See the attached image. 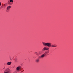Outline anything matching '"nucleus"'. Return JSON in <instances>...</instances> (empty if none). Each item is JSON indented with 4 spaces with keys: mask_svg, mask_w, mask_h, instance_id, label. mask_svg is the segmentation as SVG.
I'll return each instance as SVG.
<instances>
[{
    "mask_svg": "<svg viewBox=\"0 0 73 73\" xmlns=\"http://www.w3.org/2000/svg\"><path fill=\"white\" fill-rule=\"evenodd\" d=\"M42 44L44 46H47L48 47H53V48H55V47H57V46L56 44H54L52 45H51L52 43H46L44 42H42Z\"/></svg>",
    "mask_w": 73,
    "mask_h": 73,
    "instance_id": "f257e3e1",
    "label": "nucleus"
},
{
    "mask_svg": "<svg viewBox=\"0 0 73 73\" xmlns=\"http://www.w3.org/2000/svg\"><path fill=\"white\" fill-rule=\"evenodd\" d=\"M11 3H13V0H9L7 2V3L8 4H9V5H12V4L11 3Z\"/></svg>",
    "mask_w": 73,
    "mask_h": 73,
    "instance_id": "f03ea898",
    "label": "nucleus"
},
{
    "mask_svg": "<svg viewBox=\"0 0 73 73\" xmlns=\"http://www.w3.org/2000/svg\"><path fill=\"white\" fill-rule=\"evenodd\" d=\"M49 48H47L45 46L44 48L42 49V51H44V50H49Z\"/></svg>",
    "mask_w": 73,
    "mask_h": 73,
    "instance_id": "7ed1b4c3",
    "label": "nucleus"
},
{
    "mask_svg": "<svg viewBox=\"0 0 73 73\" xmlns=\"http://www.w3.org/2000/svg\"><path fill=\"white\" fill-rule=\"evenodd\" d=\"M21 68V66H19L17 67L16 70H17V71H19L20 69Z\"/></svg>",
    "mask_w": 73,
    "mask_h": 73,
    "instance_id": "20e7f679",
    "label": "nucleus"
},
{
    "mask_svg": "<svg viewBox=\"0 0 73 73\" xmlns=\"http://www.w3.org/2000/svg\"><path fill=\"white\" fill-rule=\"evenodd\" d=\"M5 70L6 72L9 73V71L10 70H9V68H7Z\"/></svg>",
    "mask_w": 73,
    "mask_h": 73,
    "instance_id": "39448f33",
    "label": "nucleus"
},
{
    "mask_svg": "<svg viewBox=\"0 0 73 73\" xmlns=\"http://www.w3.org/2000/svg\"><path fill=\"white\" fill-rule=\"evenodd\" d=\"M11 64H12V62H8L7 63V64L8 65H11Z\"/></svg>",
    "mask_w": 73,
    "mask_h": 73,
    "instance_id": "423d86ee",
    "label": "nucleus"
},
{
    "mask_svg": "<svg viewBox=\"0 0 73 73\" xmlns=\"http://www.w3.org/2000/svg\"><path fill=\"white\" fill-rule=\"evenodd\" d=\"M45 56H46V55L45 54H44L42 55H41L40 57L41 58H43V57Z\"/></svg>",
    "mask_w": 73,
    "mask_h": 73,
    "instance_id": "0eeeda50",
    "label": "nucleus"
},
{
    "mask_svg": "<svg viewBox=\"0 0 73 73\" xmlns=\"http://www.w3.org/2000/svg\"><path fill=\"white\" fill-rule=\"evenodd\" d=\"M49 51H47L46 52L44 53V54H45V55H46V54H48V53H49Z\"/></svg>",
    "mask_w": 73,
    "mask_h": 73,
    "instance_id": "6e6552de",
    "label": "nucleus"
},
{
    "mask_svg": "<svg viewBox=\"0 0 73 73\" xmlns=\"http://www.w3.org/2000/svg\"><path fill=\"white\" fill-rule=\"evenodd\" d=\"M11 8V7L10 6H9L7 7V10H9V9H10V8Z\"/></svg>",
    "mask_w": 73,
    "mask_h": 73,
    "instance_id": "1a4fd4ad",
    "label": "nucleus"
},
{
    "mask_svg": "<svg viewBox=\"0 0 73 73\" xmlns=\"http://www.w3.org/2000/svg\"><path fill=\"white\" fill-rule=\"evenodd\" d=\"M36 62H39V59H36Z\"/></svg>",
    "mask_w": 73,
    "mask_h": 73,
    "instance_id": "9d476101",
    "label": "nucleus"
},
{
    "mask_svg": "<svg viewBox=\"0 0 73 73\" xmlns=\"http://www.w3.org/2000/svg\"><path fill=\"white\" fill-rule=\"evenodd\" d=\"M35 53H36V56H39V54H40L39 53H37L36 52H35Z\"/></svg>",
    "mask_w": 73,
    "mask_h": 73,
    "instance_id": "9b49d317",
    "label": "nucleus"
},
{
    "mask_svg": "<svg viewBox=\"0 0 73 73\" xmlns=\"http://www.w3.org/2000/svg\"><path fill=\"white\" fill-rule=\"evenodd\" d=\"M1 5V2H0V6Z\"/></svg>",
    "mask_w": 73,
    "mask_h": 73,
    "instance_id": "f8f14e48",
    "label": "nucleus"
},
{
    "mask_svg": "<svg viewBox=\"0 0 73 73\" xmlns=\"http://www.w3.org/2000/svg\"><path fill=\"white\" fill-rule=\"evenodd\" d=\"M4 73H8V72H5Z\"/></svg>",
    "mask_w": 73,
    "mask_h": 73,
    "instance_id": "ddd939ff",
    "label": "nucleus"
},
{
    "mask_svg": "<svg viewBox=\"0 0 73 73\" xmlns=\"http://www.w3.org/2000/svg\"><path fill=\"white\" fill-rule=\"evenodd\" d=\"M3 69H5V68H4Z\"/></svg>",
    "mask_w": 73,
    "mask_h": 73,
    "instance_id": "4468645a",
    "label": "nucleus"
},
{
    "mask_svg": "<svg viewBox=\"0 0 73 73\" xmlns=\"http://www.w3.org/2000/svg\"><path fill=\"white\" fill-rule=\"evenodd\" d=\"M36 54V53H35Z\"/></svg>",
    "mask_w": 73,
    "mask_h": 73,
    "instance_id": "2eb2a0df",
    "label": "nucleus"
},
{
    "mask_svg": "<svg viewBox=\"0 0 73 73\" xmlns=\"http://www.w3.org/2000/svg\"><path fill=\"white\" fill-rule=\"evenodd\" d=\"M23 72H24V70L23 71Z\"/></svg>",
    "mask_w": 73,
    "mask_h": 73,
    "instance_id": "dca6fc26",
    "label": "nucleus"
},
{
    "mask_svg": "<svg viewBox=\"0 0 73 73\" xmlns=\"http://www.w3.org/2000/svg\"><path fill=\"white\" fill-rule=\"evenodd\" d=\"M23 72H24V70L23 71Z\"/></svg>",
    "mask_w": 73,
    "mask_h": 73,
    "instance_id": "f3484780",
    "label": "nucleus"
}]
</instances>
